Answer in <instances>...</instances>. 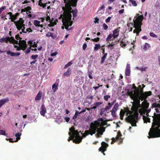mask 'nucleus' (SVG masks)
<instances>
[{
  "label": "nucleus",
  "mask_w": 160,
  "mask_h": 160,
  "mask_svg": "<svg viewBox=\"0 0 160 160\" xmlns=\"http://www.w3.org/2000/svg\"><path fill=\"white\" fill-rule=\"evenodd\" d=\"M151 128L148 133L149 138L160 137V114H154Z\"/></svg>",
  "instance_id": "f257e3e1"
},
{
  "label": "nucleus",
  "mask_w": 160,
  "mask_h": 160,
  "mask_svg": "<svg viewBox=\"0 0 160 160\" xmlns=\"http://www.w3.org/2000/svg\"><path fill=\"white\" fill-rule=\"evenodd\" d=\"M77 3L76 4L74 5L75 6H72L71 4H65V6L62 7V9L64 11V17L70 20H71L72 14V13L73 20H74V18L77 16L78 9L75 8L74 10L72 9V8L76 7L77 6Z\"/></svg>",
  "instance_id": "f03ea898"
},
{
  "label": "nucleus",
  "mask_w": 160,
  "mask_h": 160,
  "mask_svg": "<svg viewBox=\"0 0 160 160\" xmlns=\"http://www.w3.org/2000/svg\"><path fill=\"white\" fill-rule=\"evenodd\" d=\"M143 19V15L135 17L133 19L134 23L133 27L135 29L133 30V32L136 33L137 35H138L139 33L141 31V25H142V21Z\"/></svg>",
  "instance_id": "7ed1b4c3"
},
{
  "label": "nucleus",
  "mask_w": 160,
  "mask_h": 160,
  "mask_svg": "<svg viewBox=\"0 0 160 160\" xmlns=\"http://www.w3.org/2000/svg\"><path fill=\"white\" fill-rule=\"evenodd\" d=\"M68 134L71 136L72 139L75 138L73 140V142L76 143H79L82 142V138L80 136L79 132L78 130H75L74 127H71L69 129Z\"/></svg>",
  "instance_id": "20e7f679"
},
{
  "label": "nucleus",
  "mask_w": 160,
  "mask_h": 160,
  "mask_svg": "<svg viewBox=\"0 0 160 160\" xmlns=\"http://www.w3.org/2000/svg\"><path fill=\"white\" fill-rule=\"evenodd\" d=\"M136 115L132 114L127 117L125 119L127 122L130 123L132 126L133 127L136 126Z\"/></svg>",
  "instance_id": "39448f33"
},
{
  "label": "nucleus",
  "mask_w": 160,
  "mask_h": 160,
  "mask_svg": "<svg viewBox=\"0 0 160 160\" xmlns=\"http://www.w3.org/2000/svg\"><path fill=\"white\" fill-rule=\"evenodd\" d=\"M103 119L102 118H99L97 120L92 122L90 124V126L92 127L96 132L98 129V128L100 126V122L103 121Z\"/></svg>",
  "instance_id": "423d86ee"
},
{
  "label": "nucleus",
  "mask_w": 160,
  "mask_h": 160,
  "mask_svg": "<svg viewBox=\"0 0 160 160\" xmlns=\"http://www.w3.org/2000/svg\"><path fill=\"white\" fill-rule=\"evenodd\" d=\"M139 93L140 97L141 98L140 99H142V101L146 100L148 96H151L152 92L151 91L144 92L143 88H141L140 89Z\"/></svg>",
  "instance_id": "0eeeda50"
},
{
  "label": "nucleus",
  "mask_w": 160,
  "mask_h": 160,
  "mask_svg": "<svg viewBox=\"0 0 160 160\" xmlns=\"http://www.w3.org/2000/svg\"><path fill=\"white\" fill-rule=\"evenodd\" d=\"M24 20L22 18H20L19 20L17 22H14V23H15L16 28L18 29L17 32L18 31H20L21 29H25V25L24 24Z\"/></svg>",
  "instance_id": "6e6552de"
},
{
  "label": "nucleus",
  "mask_w": 160,
  "mask_h": 160,
  "mask_svg": "<svg viewBox=\"0 0 160 160\" xmlns=\"http://www.w3.org/2000/svg\"><path fill=\"white\" fill-rule=\"evenodd\" d=\"M96 132L91 126H90V128L89 130H86L84 133L83 134L82 133V137H86V136L89 134L92 135L96 133Z\"/></svg>",
  "instance_id": "1a4fd4ad"
},
{
  "label": "nucleus",
  "mask_w": 160,
  "mask_h": 160,
  "mask_svg": "<svg viewBox=\"0 0 160 160\" xmlns=\"http://www.w3.org/2000/svg\"><path fill=\"white\" fill-rule=\"evenodd\" d=\"M122 135L121 133V132L120 131H119L117 133V136L115 138H112V141L115 142L116 140H119L120 141V143H122V142L123 139L122 138Z\"/></svg>",
  "instance_id": "9d476101"
},
{
  "label": "nucleus",
  "mask_w": 160,
  "mask_h": 160,
  "mask_svg": "<svg viewBox=\"0 0 160 160\" xmlns=\"http://www.w3.org/2000/svg\"><path fill=\"white\" fill-rule=\"evenodd\" d=\"M19 46L22 48V50L23 51H24L27 47L26 42L24 40H19Z\"/></svg>",
  "instance_id": "9b49d317"
},
{
  "label": "nucleus",
  "mask_w": 160,
  "mask_h": 160,
  "mask_svg": "<svg viewBox=\"0 0 160 160\" xmlns=\"http://www.w3.org/2000/svg\"><path fill=\"white\" fill-rule=\"evenodd\" d=\"M71 20L64 17V19L62 20V22L63 23V25L65 27V28L67 30H68V27L69 26V21H70Z\"/></svg>",
  "instance_id": "f8f14e48"
},
{
  "label": "nucleus",
  "mask_w": 160,
  "mask_h": 160,
  "mask_svg": "<svg viewBox=\"0 0 160 160\" xmlns=\"http://www.w3.org/2000/svg\"><path fill=\"white\" fill-rule=\"evenodd\" d=\"M63 1L65 4L71 3L73 5L72 6H75L74 5L76 4L78 0H63Z\"/></svg>",
  "instance_id": "ddd939ff"
},
{
  "label": "nucleus",
  "mask_w": 160,
  "mask_h": 160,
  "mask_svg": "<svg viewBox=\"0 0 160 160\" xmlns=\"http://www.w3.org/2000/svg\"><path fill=\"white\" fill-rule=\"evenodd\" d=\"M120 28L119 27L113 31V39L117 38L119 35V29Z\"/></svg>",
  "instance_id": "4468645a"
},
{
  "label": "nucleus",
  "mask_w": 160,
  "mask_h": 160,
  "mask_svg": "<svg viewBox=\"0 0 160 160\" xmlns=\"http://www.w3.org/2000/svg\"><path fill=\"white\" fill-rule=\"evenodd\" d=\"M47 110L44 105H42L41 108L40 113L41 115L45 116V114Z\"/></svg>",
  "instance_id": "2eb2a0df"
},
{
  "label": "nucleus",
  "mask_w": 160,
  "mask_h": 160,
  "mask_svg": "<svg viewBox=\"0 0 160 160\" xmlns=\"http://www.w3.org/2000/svg\"><path fill=\"white\" fill-rule=\"evenodd\" d=\"M7 54L8 55H10L11 56H18L20 55L19 52H14L10 51H7Z\"/></svg>",
  "instance_id": "dca6fc26"
},
{
  "label": "nucleus",
  "mask_w": 160,
  "mask_h": 160,
  "mask_svg": "<svg viewBox=\"0 0 160 160\" xmlns=\"http://www.w3.org/2000/svg\"><path fill=\"white\" fill-rule=\"evenodd\" d=\"M125 75L127 76H129L130 74V65L127 64L125 69Z\"/></svg>",
  "instance_id": "f3484780"
},
{
  "label": "nucleus",
  "mask_w": 160,
  "mask_h": 160,
  "mask_svg": "<svg viewBox=\"0 0 160 160\" xmlns=\"http://www.w3.org/2000/svg\"><path fill=\"white\" fill-rule=\"evenodd\" d=\"M9 101V99L8 97L5 98L1 99L0 100V107L4 105L5 103L8 102Z\"/></svg>",
  "instance_id": "a211bd4d"
},
{
  "label": "nucleus",
  "mask_w": 160,
  "mask_h": 160,
  "mask_svg": "<svg viewBox=\"0 0 160 160\" xmlns=\"http://www.w3.org/2000/svg\"><path fill=\"white\" fill-rule=\"evenodd\" d=\"M102 53L103 54V55L101 58V60L100 62V63L101 64H102L104 62L108 54L107 53H105V49H103Z\"/></svg>",
  "instance_id": "6ab92c4d"
},
{
  "label": "nucleus",
  "mask_w": 160,
  "mask_h": 160,
  "mask_svg": "<svg viewBox=\"0 0 160 160\" xmlns=\"http://www.w3.org/2000/svg\"><path fill=\"white\" fill-rule=\"evenodd\" d=\"M71 71L72 69L70 68H68L67 71L63 74V76H66L67 77H69L71 73Z\"/></svg>",
  "instance_id": "aec40b11"
},
{
  "label": "nucleus",
  "mask_w": 160,
  "mask_h": 160,
  "mask_svg": "<svg viewBox=\"0 0 160 160\" xmlns=\"http://www.w3.org/2000/svg\"><path fill=\"white\" fill-rule=\"evenodd\" d=\"M140 96L139 97H134V98H133L132 99H133L134 102H135V103H138L139 104V106H140V100H141L142 101V99H140Z\"/></svg>",
  "instance_id": "412c9836"
},
{
  "label": "nucleus",
  "mask_w": 160,
  "mask_h": 160,
  "mask_svg": "<svg viewBox=\"0 0 160 160\" xmlns=\"http://www.w3.org/2000/svg\"><path fill=\"white\" fill-rule=\"evenodd\" d=\"M98 129L97 131V133L95 135V136L96 138H98L100 137V135H102L103 134V132L104 131H102V130L100 128H98Z\"/></svg>",
  "instance_id": "4be33fe9"
},
{
  "label": "nucleus",
  "mask_w": 160,
  "mask_h": 160,
  "mask_svg": "<svg viewBox=\"0 0 160 160\" xmlns=\"http://www.w3.org/2000/svg\"><path fill=\"white\" fill-rule=\"evenodd\" d=\"M42 92L41 91H39L36 96L35 100H41L42 96Z\"/></svg>",
  "instance_id": "5701e85b"
},
{
  "label": "nucleus",
  "mask_w": 160,
  "mask_h": 160,
  "mask_svg": "<svg viewBox=\"0 0 160 160\" xmlns=\"http://www.w3.org/2000/svg\"><path fill=\"white\" fill-rule=\"evenodd\" d=\"M58 84H56L55 83L52 85V89L54 93L56 92V91L58 89Z\"/></svg>",
  "instance_id": "b1692460"
},
{
  "label": "nucleus",
  "mask_w": 160,
  "mask_h": 160,
  "mask_svg": "<svg viewBox=\"0 0 160 160\" xmlns=\"http://www.w3.org/2000/svg\"><path fill=\"white\" fill-rule=\"evenodd\" d=\"M125 113V112L122 109H121L120 112V119L121 120L123 119V117Z\"/></svg>",
  "instance_id": "393cba45"
},
{
  "label": "nucleus",
  "mask_w": 160,
  "mask_h": 160,
  "mask_svg": "<svg viewBox=\"0 0 160 160\" xmlns=\"http://www.w3.org/2000/svg\"><path fill=\"white\" fill-rule=\"evenodd\" d=\"M112 37H113V35L112 34H110L108 35L106 39V41L108 43L109 42V41L113 40V38L112 39Z\"/></svg>",
  "instance_id": "a878e982"
},
{
  "label": "nucleus",
  "mask_w": 160,
  "mask_h": 160,
  "mask_svg": "<svg viewBox=\"0 0 160 160\" xmlns=\"http://www.w3.org/2000/svg\"><path fill=\"white\" fill-rule=\"evenodd\" d=\"M9 37L5 38H2L0 39V42H5L6 43H7L8 42V39H9Z\"/></svg>",
  "instance_id": "bb28decb"
},
{
  "label": "nucleus",
  "mask_w": 160,
  "mask_h": 160,
  "mask_svg": "<svg viewBox=\"0 0 160 160\" xmlns=\"http://www.w3.org/2000/svg\"><path fill=\"white\" fill-rule=\"evenodd\" d=\"M132 108H134V109H138L139 108L140 106H139V104L137 103H135V102H133L132 103Z\"/></svg>",
  "instance_id": "cd10ccee"
},
{
  "label": "nucleus",
  "mask_w": 160,
  "mask_h": 160,
  "mask_svg": "<svg viewBox=\"0 0 160 160\" xmlns=\"http://www.w3.org/2000/svg\"><path fill=\"white\" fill-rule=\"evenodd\" d=\"M150 47V44L146 42L145 43V45H143V49L144 50L146 51Z\"/></svg>",
  "instance_id": "c85d7f7f"
},
{
  "label": "nucleus",
  "mask_w": 160,
  "mask_h": 160,
  "mask_svg": "<svg viewBox=\"0 0 160 160\" xmlns=\"http://www.w3.org/2000/svg\"><path fill=\"white\" fill-rule=\"evenodd\" d=\"M118 107H119V105H118V103H115L114 105V106L112 111L116 112L118 110Z\"/></svg>",
  "instance_id": "c756f323"
},
{
  "label": "nucleus",
  "mask_w": 160,
  "mask_h": 160,
  "mask_svg": "<svg viewBox=\"0 0 160 160\" xmlns=\"http://www.w3.org/2000/svg\"><path fill=\"white\" fill-rule=\"evenodd\" d=\"M21 135V133H17L15 134V136L17 138L14 141V142H17L18 140L20 139V137Z\"/></svg>",
  "instance_id": "7c9ffc66"
},
{
  "label": "nucleus",
  "mask_w": 160,
  "mask_h": 160,
  "mask_svg": "<svg viewBox=\"0 0 160 160\" xmlns=\"http://www.w3.org/2000/svg\"><path fill=\"white\" fill-rule=\"evenodd\" d=\"M134 94L135 97H139L140 96L139 90V89L135 90L134 91Z\"/></svg>",
  "instance_id": "2f4dec72"
},
{
  "label": "nucleus",
  "mask_w": 160,
  "mask_h": 160,
  "mask_svg": "<svg viewBox=\"0 0 160 160\" xmlns=\"http://www.w3.org/2000/svg\"><path fill=\"white\" fill-rule=\"evenodd\" d=\"M143 119L144 122L146 123H147V122H150V119L148 117H147L145 116H144L143 117Z\"/></svg>",
  "instance_id": "473e14b6"
},
{
  "label": "nucleus",
  "mask_w": 160,
  "mask_h": 160,
  "mask_svg": "<svg viewBox=\"0 0 160 160\" xmlns=\"http://www.w3.org/2000/svg\"><path fill=\"white\" fill-rule=\"evenodd\" d=\"M42 0H39L38 2V5L42 7L43 8H45L46 7V4L43 3L42 2Z\"/></svg>",
  "instance_id": "72a5a7b5"
},
{
  "label": "nucleus",
  "mask_w": 160,
  "mask_h": 160,
  "mask_svg": "<svg viewBox=\"0 0 160 160\" xmlns=\"http://www.w3.org/2000/svg\"><path fill=\"white\" fill-rule=\"evenodd\" d=\"M152 106L154 108H160V104L159 103H157L156 102L153 103L152 104Z\"/></svg>",
  "instance_id": "f704fd0d"
},
{
  "label": "nucleus",
  "mask_w": 160,
  "mask_h": 160,
  "mask_svg": "<svg viewBox=\"0 0 160 160\" xmlns=\"http://www.w3.org/2000/svg\"><path fill=\"white\" fill-rule=\"evenodd\" d=\"M102 146L107 149L108 146V144L104 142H102L101 143Z\"/></svg>",
  "instance_id": "c9c22d12"
},
{
  "label": "nucleus",
  "mask_w": 160,
  "mask_h": 160,
  "mask_svg": "<svg viewBox=\"0 0 160 160\" xmlns=\"http://www.w3.org/2000/svg\"><path fill=\"white\" fill-rule=\"evenodd\" d=\"M124 39H122V40H121L120 42L121 43L120 44V46L121 47L124 48L126 46V44L123 41Z\"/></svg>",
  "instance_id": "e433bc0d"
},
{
  "label": "nucleus",
  "mask_w": 160,
  "mask_h": 160,
  "mask_svg": "<svg viewBox=\"0 0 160 160\" xmlns=\"http://www.w3.org/2000/svg\"><path fill=\"white\" fill-rule=\"evenodd\" d=\"M129 2L132 3V6L134 7L137 6L138 5L136 2L134 0H129Z\"/></svg>",
  "instance_id": "4c0bfd02"
},
{
  "label": "nucleus",
  "mask_w": 160,
  "mask_h": 160,
  "mask_svg": "<svg viewBox=\"0 0 160 160\" xmlns=\"http://www.w3.org/2000/svg\"><path fill=\"white\" fill-rule=\"evenodd\" d=\"M40 23V21L37 20H35L33 22V24L37 27H38Z\"/></svg>",
  "instance_id": "58836bf2"
},
{
  "label": "nucleus",
  "mask_w": 160,
  "mask_h": 160,
  "mask_svg": "<svg viewBox=\"0 0 160 160\" xmlns=\"http://www.w3.org/2000/svg\"><path fill=\"white\" fill-rule=\"evenodd\" d=\"M101 48V46L98 44H96L94 48V49L95 50H98Z\"/></svg>",
  "instance_id": "ea45409f"
},
{
  "label": "nucleus",
  "mask_w": 160,
  "mask_h": 160,
  "mask_svg": "<svg viewBox=\"0 0 160 160\" xmlns=\"http://www.w3.org/2000/svg\"><path fill=\"white\" fill-rule=\"evenodd\" d=\"M79 113V112H78V111H77V110L75 111V114L72 118V119H75L76 118H77L78 114H79V113Z\"/></svg>",
  "instance_id": "a19ab883"
},
{
  "label": "nucleus",
  "mask_w": 160,
  "mask_h": 160,
  "mask_svg": "<svg viewBox=\"0 0 160 160\" xmlns=\"http://www.w3.org/2000/svg\"><path fill=\"white\" fill-rule=\"evenodd\" d=\"M38 55H32L31 56V58L34 60H37V58H38Z\"/></svg>",
  "instance_id": "79ce46f5"
},
{
  "label": "nucleus",
  "mask_w": 160,
  "mask_h": 160,
  "mask_svg": "<svg viewBox=\"0 0 160 160\" xmlns=\"http://www.w3.org/2000/svg\"><path fill=\"white\" fill-rule=\"evenodd\" d=\"M72 64L71 61L68 62L66 64L64 68V69L70 66Z\"/></svg>",
  "instance_id": "37998d69"
},
{
  "label": "nucleus",
  "mask_w": 160,
  "mask_h": 160,
  "mask_svg": "<svg viewBox=\"0 0 160 160\" xmlns=\"http://www.w3.org/2000/svg\"><path fill=\"white\" fill-rule=\"evenodd\" d=\"M128 94L129 96H130V98L132 99H133V98H134V93H133V92L132 91H130V92H128Z\"/></svg>",
  "instance_id": "c03bdc74"
},
{
  "label": "nucleus",
  "mask_w": 160,
  "mask_h": 160,
  "mask_svg": "<svg viewBox=\"0 0 160 160\" xmlns=\"http://www.w3.org/2000/svg\"><path fill=\"white\" fill-rule=\"evenodd\" d=\"M107 149H106L102 146H101L99 149V151L101 152H104Z\"/></svg>",
  "instance_id": "a18cd8bd"
},
{
  "label": "nucleus",
  "mask_w": 160,
  "mask_h": 160,
  "mask_svg": "<svg viewBox=\"0 0 160 160\" xmlns=\"http://www.w3.org/2000/svg\"><path fill=\"white\" fill-rule=\"evenodd\" d=\"M46 36L48 37H53V33L48 32L46 34Z\"/></svg>",
  "instance_id": "49530a36"
},
{
  "label": "nucleus",
  "mask_w": 160,
  "mask_h": 160,
  "mask_svg": "<svg viewBox=\"0 0 160 160\" xmlns=\"http://www.w3.org/2000/svg\"><path fill=\"white\" fill-rule=\"evenodd\" d=\"M110 98L111 96L109 95H106L103 97V99L106 101H108V99Z\"/></svg>",
  "instance_id": "de8ad7c7"
},
{
  "label": "nucleus",
  "mask_w": 160,
  "mask_h": 160,
  "mask_svg": "<svg viewBox=\"0 0 160 160\" xmlns=\"http://www.w3.org/2000/svg\"><path fill=\"white\" fill-rule=\"evenodd\" d=\"M31 49V48L30 47H29V48H27L26 50L25 51H24V52L25 54H28L30 52Z\"/></svg>",
  "instance_id": "09e8293b"
},
{
  "label": "nucleus",
  "mask_w": 160,
  "mask_h": 160,
  "mask_svg": "<svg viewBox=\"0 0 160 160\" xmlns=\"http://www.w3.org/2000/svg\"><path fill=\"white\" fill-rule=\"evenodd\" d=\"M9 38H10L8 39V42H9L10 43L13 44L14 41H13V39H14V38L11 37H9Z\"/></svg>",
  "instance_id": "8fccbe9b"
},
{
  "label": "nucleus",
  "mask_w": 160,
  "mask_h": 160,
  "mask_svg": "<svg viewBox=\"0 0 160 160\" xmlns=\"http://www.w3.org/2000/svg\"><path fill=\"white\" fill-rule=\"evenodd\" d=\"M137 68H138L139 70L142 71H145L146 70V69L147 68V67H141V68H139V67H137Z\"/></svg>",
  "instance_id": "3c124183"
},
{
  "label": "nucleus",
  "mask_w": 160,
  "mask_h": 160,
  "mask_svg": "<svg viewBox=\"0 0 160 160\" xmlns=\"http://www.w3.org/2000/svg\"><path fill=\"white\" fill-rule=\"evenodd\" d=\"M9 19H11V22H15L14 21L16 19V17L13 15L11 17H10Z\"/></svg>",
  "instance_id": "603ef678"
},
{
  "label": "nucleus",
  "mask_w": 160,
  "mask_h": 160,
  "mask_svg": "<svg viewBox=\"0 0 160 160\" xmlns=\"http://www.w3.org/2000/svg\"><path fill=\"white\" fill-rule=\"evenodd\" d=\"M0 134L4 135L5 136H7L8 135L6 133L5 131H3L2 130L0 131Z\"/></svg>",
  "instance_id": "864d4df0"
},
{
  "label": "nucleus",
  "mask_w": 160,
  "mask_h": 160,
  "mask_svg": "<svg viewBox=\"0 0 160 160\" xmlns=\"http://www.w3.org/2000/svg\"><path fill=\"white\" fill-rule=\"evenodd\" d=\"M100 38H99L98 37L96 38H95L94 39H91V40L93 42H98Z\"/></svg>",
  "instance_id": "5fc2aeb1"
},
{
  "label": "nucleus",
  "mask_w": 160,
  "mask_h": 160,
  "mask_svg": "<svg viewBox=\"0 0 160 160\" xmlns=\"http://www.w3.org/2000/svg\"><path fill=\"white\" fill-rule=\"evenodd\" d=\"M150 35L152 37H153V38H157V36L156 34H155L153 32H150Z\"/></svg>",
  "instance_id": "6e6d98bb"
},
{
  "label": "nucleus",
  "mask_w": 160,
  "mask_h": 160,
  "mask_svg": "<svg viewBox=\"0 0 160 160\" xmlns=\"http://www.w3.org/2000/svg\"><path fill=\"white\" fill-rule=\"evenodd\" d=\"M102 102H98L95 103L94 104L97 107H98L100 106L101 104H102Z\"/></svg>",
  "instance_id": "4d7b16f0"
},
{
  "label": "nucleus",
  "mask_w": 160,
  "mask_h": 160,
  "mask_svg": "<svg viewBox=\"0 0 160 160\" xmlns=\"http://www.w3.org/2000/svg\"><path fill=\"white\" fill-rule=\"evenodd\" d=\"M111 107L112 106L110 105H108L106 106L105 107V109L106 110V111L109 110Z\"/></svg>",
  "instance_id": "13d9d810"
},
{
  "label": "nucleus",
  "mask_w": 160,
  "mask_h": 160,
  "mask_svg": "<svg viewBox=\"0 0 160 160\" xmlns=\"http://www.w3.org/2000/svg\"><path fill=\"white\" fill-rule=\"evenodd\" d=\"M15 38L17 40H21L22 38L20 37L19 34L16 35L15 36Z\"/></svg>",
  "instance_id": "bf43d9fd"
},
{
  "label": "nucleus",
  "mask_w": 160,
  "mask_h": 160,
  "mask_svg": "<svg viewBox=\"0 0 160 160\" xmlns=\"http://www.w3.org/2000/svg\"><path fill=\"white\" fill-rule=\"evenodd\" d=\"M103 28L105 30H107L108 28V26L105 23H104L102 25Z\"/></svg>",
  "instance_id": "052dcab7"
},
{
  "label": "nucleus",
  "mask_w": 160,
  "mask_h": 160,
  "mask_svg": "<svg viewBox=\"0 0 160 160\" xmlns=\"http://www.w3.org/2000/svg\"><path fill=\"white\" fill-rule=\"evenodd\" d=\"M6 7L5 6H4L3 7L0 8V14L3 10H4L6 9Z\"/></svg>",
  "instance_id": "680f3d73"
},
{
  "label": "nucleus",
  "mask_w": 160,
  "mask_h": 160,
  "mask_svg": "<svg viewBox=\"0 0 160 160\" xmlns=\"http://www.w3.org/2000/svg\"><path fill=\"white\" fill-rule=\"evenodd\" d=\"M111 114L113 117H116V115L115 114L116 112L111 110Z\"/></svg>",
  "instance_id": "e2e57ef3"
},
{
  "label": "nucleus",
  "mask_w": 160,
  "mask_h": 160,
  "mask_svg": "<svg viewBox=\"0 0 160 160\" xmlns=\"http://www.w3.org/2000/svg\"><path fill=\"white\" fill-rule=\"evenodd\" d=\"M116 102V100H115L111 102H108V105H110L112 107V106L113 105L114 103H115Z\"/></svg>",
  "instance_id": "0e129e2a"
},
{
  "label": "nucleus",
  "mask_w": 160,
  "mask_h": 160,
  "mask_svg": "<svg viewBox=\"0 0 160 160\" xmlns=\"http://www.w3.org/2000/svg\"><path fill=\"white\" fill-rule=\"evenodd\" d=\"M111 19V17H108L106 20L105 22L106 23H108L109 22Z\"/></svg>",
  "instance_id": "69168bd1"
},
{
  "label": "nucleus",
  "mask_w": 160,
  "mask_h": 160,
  "mask_svg": "<svg viewBox=\"0 0 160 160\" xmlns=\"http://www.w3.org/2000/svg\"><path fill=\"white\" fill-rule=\"evenodd\" d=\"M32 30L30 28H28L26 30V33L27 32H32Z\"/></svg>",
  "instance_id": "338daca9"
},
{
  "label": "nucleus",
  "mask_w": 160,
  "mask_h": 160,
  "mask_svg": "<svg viewBox=\"0 0 160 160\" xmlns=\"http://www.w3.org/2000/svg\"><path fill=\"white\" fill-rule=\"evenodd\" d=\"M149 104L148 103L146 102H145L144 106H145V108L146 109H148V108L149 107Z\"/></svg>",
  "instance_id": "774afa93"
}]
</instances>
